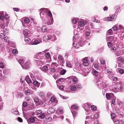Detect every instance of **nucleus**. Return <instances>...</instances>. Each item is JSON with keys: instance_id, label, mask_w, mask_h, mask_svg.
Segmentation results:
<instances>
[{"instance_id": "1", "label": "nucleus", "mask_w": 124, "mask_h": 124, "mask_svg": "<svg viewBox=\"0 0 124 124\" xmlns=\"http://www.w3.org/2000/svg\"><path fill=\"white\" fill-rule=\"evenodd\" d=\"M30 75L32 79L34 85L36 86L37 87H39L40 85V83L36 80V79H35L34 78H36L38 80L41 81L42 79L39 77V73H34V75L32 74L31 73Z\"/></svg>"}, {"instance_id": "2", "label": "nucleus", "mask_w": 124, "mask_h": 124, "mask_svg": "<svg viewBox=\"0 0 124 124\" xmlns=\"http://www.w3.org/2000/svg\"><path fill=\"white\" fill-rule=\"evenodd\" d=\"M44 52H40L37 53L34 56L35 58L39 60H42L43 62L45 61V60H46L44 57V55L43 54Z\"/></svg>"}, {"instance_id": "3", "label": "nucleus", "mask_w": 124, "mask_h": 124, "mask_svg": "<svg viewBox=\"0 0 124 124\" xmlns=\"http://www.w3.org/2000/svg\"><path fill=\"white\" fill-rule=\"evenodd\" d=\"M48 11V9L46 8H42L39 10L41 18H43L46 16V13Z\"/></svg>"}, {"instance_id": "4", "label": "nucleus", "mask_w": 124, "mask_h": 124, "mask_svg": "<svg viewBox=\"0 0 124 124\" xmlns=\"http://www.w3.org/2000/svg\"><path fill=\"white\" fill-rule=\"evenodd\" d=\"M42 42L41 38H39L36 39L34 41L32 40L29 43V44L32 45H37L41 42Z\"/></svg>"}, {"instance_id": "5", "label": "nucleus", "mask_w": 124, "mask_h": 124, "mask_svg": "<svg viewBox=\"0 0 124 124\" xmlns=\"http://www.w3.org/2000/svg\"><path fill=\"white\" fill-rule=\"evenodd\" d=\"M116 18V16L115 15H113L111 16L107 17L105 18L104 20V21H115Z\"/></svg>"}, {"instance_id": "6", "label": "nucleus", "mask_w": 124, "mask_h": 124, "mask_svg": "<svg viewBox=\"0 0 124 124\" xmlns=\"http://www.w3.org/2000/svg\"><path fill=\"white\" fill-rule=\"evenodd\" d=\"M106 39L107 41H110L112 43H116V38L113 36L106 37Z\"/></svg>"}, {"instance_id": "7", "label": "nucleus", "mask_w": 124, "mask_h": 124, "mask_svg": "<svg viewBox=\"0 0 124 124\" xmlns=\"http://www.w3.org/2000/svg\"><path fill=\"white\" fill-rule=\"evenodd\" d=\"M57 61L58 63L61 65H63L64 63V60L62 56L61 55H59L58 56Z\"/></svg>"}, {"instance_id": "8", "label": "nucleus", "mask_w": 124, "mask_h": 124, "mask_svg": "<svg viewBox=\"0 0 124 124\" xmlns=\"http://www.w3.org/2000/svg\"><path fill=\"white\" fill-rule=\"evenodd\" d=\"M78 25L80 27H83L87 23V21L82 19H79Z\"/></svg>"}, {"instance_id": "9", "label": "nucleus", "mask_w": 124, "mask_h": 124, "mask_svg": "<svg viewBox=\"0 0 124 124\" xmlns=\"http://www.w3.org/2000/svg\"><path fill=\"white\" fill-rule=\"evenodd\" d=\"M31 65V63L29 61L26 62L24 65H22V66L23 68L27 69L29 68Z\"/></svg>"}, {"instance_id": "10", "label": "nucleus", "mask_w": 124, "mask_h": 124, "mask_svg": "<svg viewBox=\"0 0 124 124\" xmlns=\"http://www.w3.org/2000/svg\"><path fill=\"white\" fill-rule=\"evenodd\" d=\"M49 40L51 41H54L56 39V38L55 35H49Z\"/></svg>"}, {"instance_id": "11", "label": "nucleus", "mask_w": 124, "mask_h": 124, "mask_svg": "<svg viewBox=\"0 0 124 124\" xmlns=\"http://www.w3.org/2000/svg\"><path fill=\"white\" fill-rule=\"evenodd\" d=\"M54 20L53 18H49L46 23L48 25H50L52 24L53 23Z\"/></svg>"}, {"instance_id": "12", "label": "nucleus", "mask_w": 124, "mask_h": 124, "mask_svg": "<svg viewBox=\"0 0 124 124\" xmlns=\"http://www.w3.org/2000/svg\"><path fill=\"white\" fill-rule=\"evenodd\" d=\"M55 110L53 108H50L48 109L47 112L49 114H52L55 112Z\"/></svg>"}, {"instance_id": "13", "label": "nucleus", "mask_w": 124, "mask_h": 124, "mask_svg": "<svg viewBox=\"0 0 124 124\" xmlns=\"http://www.w3.org/2000/svg\"><path fill=\"white\" fill-rule=\"evenodd\" d=\"M42 60H37L36 61V62L38 65H41L42 64H44L46 62V60H45V61L43 62Z\"/></svg>"}, {"instance_id": "14", "label": "nucleus", "mask_w": 124, "mask_h": 124, "mask_svg": "<svg viewBox=\"0 0 124 124\" xmlns=\"http://www.w3.org/2000/svg\"><path fill=\"white\" fill-rule=\"evenodd\" d=\"M73 45L74 47L78 48L80 47V45H79L78 42L76 41H74L73 42Z\"/></svg>"}, {"instance_id": "15", "label": "nucleus", "mask_w": 124, "mask_h": 124, "mask_svg": "<svg viewBox=\"0 0 124 124\" xmlns=\"http://www.w3.org/2000/svg\"><path fill=\"white\" fill-rule=\"evenodd\" d=\"M30 32L28 29L24 30L23 31V34L25 36L27 35Z\"/></svg>"}, {"instance_id": "16", "label": "nucleus", "mask_w": 124, "mask_h": 124, "mask_svg": "<svg viewBox=\"0 0 124 124\" xmlns=\"http://www.w3.org/2000/svg\"><path fill=\"white\" fill-rule=\"evenodd\" d=\"M83 64L85 66H87L88 64V60L86 58L84 59L83 60Z\"/></svg>"}, {"instance_id": "17", "label": "nucleus", "mask_w": 124, "mask_h": 124, "mask_svg": "<svg viewBox=\"0 0 124 124\" xmlns=\"http://www.w3.org/2000/svg\"><path fill=\"white\" fill-rule=\"evenodd\" d=\"M25 80L28 84L32 82L28 76H26L25 78Z\"/></svg>"}, {"instance_id": "18", "label": "nucleus", "mask_w": 124, "mask_h": 124, "mask_svg": "<svg viewBox=\"0 0 124 124\" xmlns=\"http://www.w3.org/2000/svg\"><path fill=\"white\" fill-rule=\"evenodd\" d=\"M35 121V119L34 118L32 117L30 118L27 120V121L29 123H33Z\"/></svg>"}, {"instance_id": "19", "label": "nucleus", "mask_w": 124, "mask_h": 124, "mask_svg": "<svg viewBox=\"0 0 124 124\" xmlns=\"http://www.w3.org/2000/svg\"><path fill=\"white\" fill-rule=\"evenodd\" d=\"M79 108V107L76 104H75L74 105L70 107L71 110L72 109L73 110H77Z\"/></svg>"}, {"instance_id": "20", "label": "nucleus", "mask_w": 124, "mask_h": 124, "mask_svg": "<svg viewBox=\"0 0 124 124\" xmlns=\"http://www.w3.org/2000/svg\"><path fill=\"white\" fill-rule=\"evenodd\" d=\"M69 78H71L72 79V81L73 83H76L78 81V78L76 77H70Z\"/></svg>"}, {"instance_id": "21", "label": "nucleus", "mask_w": 124, "mask_h": 124, "mask_svg": "<svg viewBox=\"0 0 124 124\" xmlns=\"http://www.w3.org/2000/svg\"><path fill=\"white\" fill-rule=\"evenodd\" d=\"M118 28L119 24H117L112 27V29H113L114 31H116L118 30Z\"/></svg>"}, {"instance_id": "22", "label": "nucleus", "mask_w": 124, "mask_h": 124, "mask_svg": "<svg viewBox=\"0 0 124 124\" xmlns=\"http://www.w3.org/2000/svg\"><path fill=\"white\" fill-rule=\"evenodd\" d=\"M75 84L74 83L71 84V90L72 91H75L77 90L76 87L75 86L73 85L74 84Z\"/></svg>"}, {"instance_id": "23", "label": "nucleus", "mask_w": 124, "mask_h": 124, "mask_svg": "<svg viewBox=\"0 0 124 124\" xmlns=\"http://www.w3.org/2000/svg\"><path fill=\"white\" fill-rule=\"evenodd\" d=\"M113 111L115 113H118L119 114L120 113V109L118 108L117 107L113 109Z\"/></svg>"}, {"instance_id": "24", "label": "nucleus", "mask_w": 124, "mask_h": 124, "mask_svg": "<svg viewBox=\"0 0 124 124\" xmlns=\"http://www.w3.org/2000/svg\"><path fill=\"white\" fill-rule=\"evenodd\" d=\"M64 79L63 78H61L58 79L56 82L57 84H58V83H59V84H61V83L64 81Z\"/></svg>"}, {"instance_id": "25", "label": "nucleus", "mask_w": 124, "mask_h": 124, "mask_svg": "<svg viewBox=\"0 0 124 124\" xmlns=\"http://www.w3.org/2000/svg\"><path fill=\"white\" fill-rule=\"evenodd\" d=\"M48 69V67L46 65L44 66L41 68V70L45 72H46L47 71Z\"/></svg>"}, {"instance_id": "26", "label": "nucleus", "mask_w": 124, "mask_h": 124, "mask_svg": "<svg viewBox=\"0 0 124 124\" xmlns=\"http://www.w3.org/2000/svg\"><path fill=\"white\" fill-rule=\"evenodd\" d=\"M74 36L73 37V39H77L79 38V37L78 33H76V32L74 31Z\"/></svg>"}, {"instance_id": "27", "label": "nucleus", "mask_w": 124, "mask_h": 124, "mask_svg": "<svg viewBox=\"0 0 124 124\" xmlns=\"http://www.w3.org/2000/svg\"><path fill=\"white\" fill-rule=\"evenodd\" d=\"M84 41L82 39H80L78 43L79 44V45H80V47L82 46L83 45H84Z\"/></svg>"}, {"instance_id": "28", "label": "nucleus", "mask_w": 124, "mask_h": 124, "mask_svg": "<svg viewBox=\"0 0 124 124\" xmlns=\"http://www.w3.org/2000/svg\"><path fill=\"white\" fill-rule=\"evenodd\" d=\"M114 122H116V124H124L123 121L122 120H117V122L115 120L114 121Z\"/></svg>"}, {"instance_id": "29", "label": "nucleus", "mask_w": 124, "mask_h": 124, "mask_svg": "<svg viewBox=\"0 0 124 124\" xmlns=\"http://www.w3.org/2000/svg\"><path fill=\"white\" fill-rule=\"evenodd\" d=\"M66 66H67L70 68H72V65L70 62L69 61H66Z\"/></svg>"}, {"instance_id": "30", "label": "nucleus", "mask_w": 124, "mask_h": 124, "mask_svg": "<svg viewBox=\"0 0 124 124\" xmlns=\"http://www.w3.org/2000/svg\"><path fill=\"white\" fill-rule=\"evenodd\" d=\"M45 117V115L44 113H42L38 116V117L41 119L44 118Z\"/></svg>"}, {"instance_id": "31", "label": "nucleus", "mask_w": 124, "mask_h": 124, "mask_svg": "<svg viewBox=\"0 0 124 124\" xmlns=\"http://www.w3.org/2000/svg\"><path fill=\"white\" fill-rule=\"evenodd\" d=\"M41 31L43 32H46L47 31V28L46 26H43L41 28Z\"/></svg>"}, {"instance_id": "32", "label": "nucleus", "mask_w": 124, "mask_h": 124, "mask_svg": "<svg viewBox=\"0 0 124 124\" xmlns=\"http://www.w3.org/2000/svg\"><path fill=\"white\" fill-rule=\"evenodd\" d=\"M119 29L120 30V31L124 33V28L123 26L119 24Z\"/></svg>"}, {"instance_id": "33", "label": "nucleus", "mask_w": 124, "mask_h": 124, "mask_svg": "<svg viewBox=\"0 0 124 124\" xmlns=\"http://www.w3.org/2000/svg\"><path fill=\"white\" fill-rule=\"evenodd\" d=\"M117 58L118 59L117 60L118 62L124 63V58H121L120 57H118Z\"/></svg>"}, {"instance_id": "34", "label": "nucleus", "mask_w": 124, "mask_h": 124, "mask_svg": "<svg viewBox=\"0 0 124 124\" xmlns=\"http://www.w3.org/2000/svg\"><path fill=\"white\" fill-rule=\"evenodd\" d=\"M79 18H75L72 20V22L73 24H75L77 23V21H79Z\"/></svg>"}, {"instance_id": "35", "label": "nucleus", "mask_w": 124, "mask_h": 124, "mask_svg": "<svg viewBox=\"0 0 124 124\" xmlns=\"http://www.w3.org/2000/svg\"><path fill=\"white\" fill-rule=\"evenodd\" d=\"M71 110V113L72 114L74 118H74L75 117L77 116V112L75 110H73L72 109Z\"/></svg>"}, {"instance_id": "36", "label": "nucleus", "mask_w": 124, "mask_h": 124, "mask_svg": "<svg viewBox=\"0 0 124 124\" xmlns=\"http://www.w3.org/2000/svg\"><path fill=\"white\" fill-rule=\"evenodd\" d=\"M43 40L45 41H47L49 40V35H45L43 38Z\"/></svg>"}, {"instance_id": "37", "label": "nucleus", "mask_w": 124, "mask_h": 124, "mask_svg": "<svg viewBox=\"0 0 124 124\" xmlns=\"http://www.w3.org/2000/svg\"><path fill=\"white\" fill-rule=\"evenodd\" d=\"M42 112V111L41 110H37L35 111V114L36 115H39Z\"/></svg>"}, {"instance_id": "38", "label": "nucleus", "mask_w": 124, "mask_h": 124, "mask_svg": "<svg viewBox=\"0 0 124 124\" xmlns=\"http://www.w3.org/2000/svg\"><path fill=\"white\" fill-rule=\"evenodd\" d=\"M55 69L54 68H52L50 69V73L51 74H53L55 72Z\"/></svg>"}, {"instance_id": "39", "label": "nucleus", "mask_w": 124, "mask_h": 124, "mask_svg": "<svg viewBox=\"0 0 124 124\" xmlns=\"http://www.w3.org/2000/svg\"><path fill=\"white\" fill-rule=\"evenodd\" d=\"M24 92L25 94L27 95H29L30 94V90H25Z\"/></svg>"}, {"instance_id": "40", "label": "nucleus", "mask_w": 124, "mask_h": 124, "mask_svg": "<svg viewBox=\"0 0 124 124\" xmlns=\"http://www.w3.org/2000/svg\"><path fill=\"white\" fill-rule=\"evenodd\" d=\"M47 14L48 15V16H49V18H53L52 13H51L50 11H49V10H48V11H47Z\"/></svg>"}, {"instance_id": "41", "label": "nucleus", "mask_w": 124, "mask_h": 124, "mask_svg": "<svg viewBox=\"0 0 124 124\" xmlns=\"http://www.w3.org/2000/svg\"><path fill=\"white\" fill-rule=\"evenodd\" d=\"M92 74L95 76H97L98 75V73L97 71H96L95 70H93Z\"/></svg>"}, {"instance_id": "42", "label": "nucleus", "mask_w": 124, "mask_h": 124, "mask_svg": "<svg viewBox=\"0 0 124 124\" xmlns=\"http://www.w3.org/2000/svg\"><path fill=\"white\" fill-rule=\"evenodd\" d=\"M27 112L25 111H23V114L25 118H27L29 116V115L27 113Z\"/></svg>"}, {"instance_id": "43", "label": "nucleus", "mask_w": 124, "mask_h": 124, "mask_svg": "<svg viewBox=\"0 0 124 124\" xmlns=\"http://www.w3.org/2000/svg\"><path fill=\"white\" fill-rule=\"evenodd\" d=\"M44 56H45V57L47 59L49 58L50 57V54L49 53H45Z\"/></svg>"}, {"instance_id": "44", "label": "nucleus", "mask_w": 124, "mask_h": 124, "mask_svg": "<svg viewBox=\"0 0 124 124\" xmlns=\"http://www.w3.org/2000/svg\"><path fill=\"white\" fill-rule=\"evenodd\" d=\"M24 41L28 43V42L30 41L31 39L30 38L28 37H26L24 39Z\"/></svg>"}, {"instance_id": "45", "label": "nucleus", "mask_w": 124, "mask_h": 124, "mask_svg": "<svg viewBox=\"0 0 124 124\" xmlns=\"http://www.w3.org/2000/svg\"><path fill=\"white\" fill-rule=\"evenodd\" d=\"M83 28H81V29H80V28L78 27V28H76V29H75V32L76 31H77L78 33V32H79L80 31H81L80 32H81L82 31H83Z\"/></svg>"}, {"instance_id": "46", "label": "nucleus", "mask_w": 124, "mask_h": 124, "mask_svg": "<svg viewBox=\"0 0 124 124\" xmlns=\"http://www.w3.org/2000/svg\"><path fill=\"white\" fill-rule=\"evenodd\" d=\"M18 61L21 65L23 64L24 62V60L23 59H20Z\"/></svg>"}, {"instance_id": "47", "label": "nucleus", "mask_w": 124, "mask_h": 124, "mask_svg": "<svg viewBox=\"0 0 124 124\" xmlns=\"http://www.w3.org/2000/svg\"><path fill=\"white\" fill-rule=\"evenodd\" d=\"M92 21L93 22H95L96 23H99L100 22V21L99 20H97L96 19L95 17H94L92 18Z\"/></svg>"}, {"instance_id": "48", "label": "nucleus", "mask_w": 124, "mask_h": 124, "mask_svg": "<svg viewBox=\"0 0 124 124\" xmlns=\"http://www.w3.org/2000/svg\"><path fill=\"white\" fill-rule=\"evenodd\" d=\"M91 108L92 109L93 111L96 110L97 109L96 107L94 105H92L91 106Z\"/></svg>"}, {"instance_id": "49", "label": "nucleus", "mask_w": 124, "mask_h": 124, "mask_svg": "<svg viewBox=\"0 0 124 124\" xmlns=\"http://www.w3.org/2000/svg\"><path fill=\"white\" fill-rule=\"evenodd\" d=\"M4 41L7 42H8L9 40V38L7 36L4 37Z\"/></svg>"}, {"instance_id": "50", "label": "nucleus", "mask_w": 124, "mask_h": 124, "mask_svg": "<svg viewBox=\"0 0 124 124\" xmlns=\"http://www.w3.org/2000/svg\"><path fill=\"white\" fill-rule=\"evenodd\" d=\"M24 22L25 23L28 24L30 22V20L28 18H26L24 19Z\"/></svg>"}, {"instance_id": "51", "label": "nucleus", "mask_w": 124, "mask_h": 124, "mask_svg": "<svg viewBox=\"0 0 124 124\" xmlns=\"http://www.w3.org/2000/svg\"><path fill=\"white\" fill-rule=\"evenodd\" d=\"M66 72V70H65L63 69L61 71L60 73L61 75H63L65 74Z\"/></svg>"}, {"instance_id": "52", "label": "nucleus", "mask_w": 124, "mask_h": 124, "mask_svg": "<svg viewBox=\"0 0 124 124\" xmlns=\"http://www.w3.org/2000/svg\"><path fill=\"white\" fill-rule=\"evenodd\" d=\"M3 101L1 99V97L0 96V106H1V107L2 108L3 106V104H4L3 102H2Z\"/></svg>"}, {"instance_id": "53", "label": "nucleus", "mask_w": 124, "mask_h": 124, "mask_svg": "<svg viewBox=\"0 0 124 124\" xmlns=\"http://www.w3.org/2000/svg\"><path fill=\"white\" fill-rule=\"evenodd\" d=\"M12 53L14 54H17L18 51L16 49H13L12 50Z\"/></svg>"}, {"instance_id": "54", "label": "nucleus", "mask_w": 124, "mask_h": 124, "mask_svg": "<svg viewBox=\"0 0 124 124\" xmlns=\"http://www.w3.org/2000/svg\"><path fill=\"white\" fill-rule=\"evenodd\" d=\"M9 31L7 29H5L3 31V32L5 34H7L8 33Z\"/></svg>"}, {"instance_id": "55", "label": "nucleus", "mask_w": 124, "mask_h": 124, "mask_svg": "<svg viewBox=\"0 0 124 124\" xmlns=\"http://www.w3.org/2000/svg\"><path fill=\"white\" fill-rule=\"evenodd\" d=\"M113 90L115 92H117L119 91V88L118 87H114V89H113Z\"/></svg>"}, {"instance_id": "56", "label": "nucleus", "mask_w": 124, "mask_h": 124, "mask_svg": "<svg viewBox=\"0 0 124 124\" xmlns=\"http://www.w3.org/2000/svg\"><path fill=\"white\" fill-rule=\"evenodd\" d=\"M111 95H110L109 93H107L106 94V97L107 99H109L111 98Z\"/></svg>"}, {"instance_id": "57", "label": "nucleus", "mask_w": 124, "mask_h": 124, "mask_svg": "<svg viewBox=\"0 0 124 124\" xmlns=\"http://www.w3.org/2000/svg\"><path fill=\"white\" fill-rule=\"evenodd\" d=\"M27 105V103L26 102H24L23 103L22 107H25Z\"/></svg>"}, {"instance_id": "58", "label": "nucleus", "mask_w": 124, "mask_h": 124, "mask_svg": "<svg viewBox=\"0 0 124 124\" xmlns=\"http://www.w3.org/2000/svg\"><path fill=\"white\" fill-rule=\"evenodd\" d=\"M58 66V64L57 63L55 62H54L52 63L51 66L52 67L55 66L56 67Z\"/></svg>"}, {"instance_id": "59", "label": "nucleus", "mask_w": 124, "mask_h": 124, "mask_svg": "<svg viewBox=\"0 0 124 124\" xmlns=\"http://www.w3.org/2000/svg\"><path fill=\"white\" fill-rule=\"evenodd\" d=\"M103 86L104 87H106L108 86V85L106 83L103 82L102 83Z\"/></svg>"}, {"instance_id": "60", "label": "nucleus", "mask_w": 124, "mask_h": 124, "mask_svg": "<svg viewBox=\"0 0 124 124\" xmlns=\"http://www.w3.org/2000/svg\"><path fill=\"white\" fill-rule=\"evenodd\" d=\"M57 111H59L61 114H62L63 113V110L61 108H59L57 110L56 112V113L57 112Z\"/></svg>"}, {"instance_id": "61", "label": "nucleus", "mask_w": 124, "mask_h": 124, "mask_svg": "<svg viewBox=\"0 0 124 124\" xmlns=\"http://www.w3.org/2000/svg\"><path fill=\"white\" fill-rule=\"evenodd\" d=\"M113 43L111 42H109L107 43L109 47H110L112 46V44Z\"/></svg>"}, {"instance_id": "62", "label": "nucleus", "mask_w": 124, "mask_h": 124, "mask_svg": "<svg viewBox=\"0 0 124 124\" xmlns=\"http://www.w3.org/2000/svg\"><path fill=\"white\" fill-rule=\"evenodd\" d=\"M39 95L40 97H43L44 96V94L43 92H40L39 93Z\"/></svg>"}, {"instance_id": "63", "label": "nucleus", "mask_w": 124, "mask_h": 124, "mask_svg": "<svg viewBox=\"0 0 124 124\" xmlns=\"http://www.w3.org/2000/svg\"><path fill=\"white\" fill-rule=\"evenodd\" d=\"M119 72L120 73L122 74L124 73V70L123 69H121L119 70Z\"/></svg>"}, {"instance_id": "64", "label": "nucleus", "mask_w": 124, "mask_h": 124, "mask_svg": "<svg viewBox=\"0 0 124 124\" xmlns=\"http://www.w3.org/2000/svg\"><path fill=\"white\" fill-rule=\"evenodd\" d=\"M98 121L97 119H95L94 120V124H98Z\"/></svg>"}]
</instances>
